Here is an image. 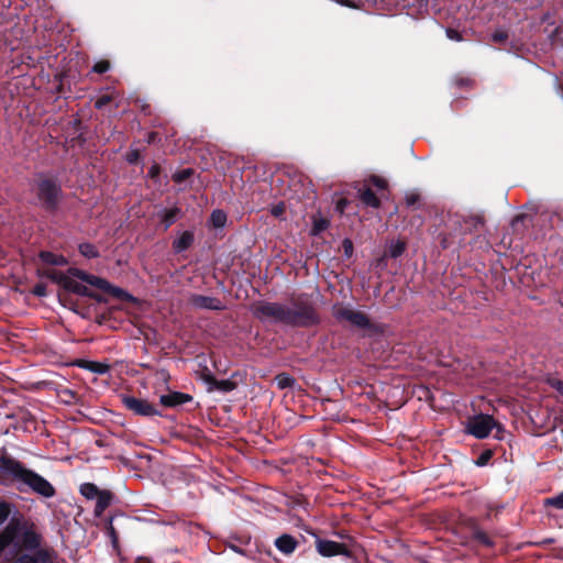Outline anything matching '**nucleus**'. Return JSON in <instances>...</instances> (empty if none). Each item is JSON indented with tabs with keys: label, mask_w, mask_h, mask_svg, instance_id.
<instances>
[{
	"label": "nucleus",
	"mask_w": 563,
	"mask_h": 563,
	"mask_svg": "<svg viewBox=\"0 0 563 563\" xmlns=\"http://www.w3.org/2000/svg\"><path fill=\"white\" fill-rule=\"evenodd\" d=\"M0 477L15 483L20 492L29 488L45 498L55 495V488L48 481L11 457L0 455Z\"/></svg>",
	"instance_id": "1"
},
{
	"label": "nucleus",
	"mask_w": 563,
	"mask_h": 563,
	"mask_svg": "<svg viewBox=\"0 0 563 563\" xmlns=\"http://www.w3.org/2000/svg\"><path fill=\"white\" fill-rule=\"evenodd\" d=\"M252 312L262 321L285 323L286 306L284 305L269 301H258L253 305Z\"/></svg>",
	"instance_id": "2"
},
{
	"label": "nucleus",
	"mask_w": 563,
	"mask_h": 563,
	"mask_svg": "<svg viewBox=\"0 0 563 563\" xmlns=\"http://www.w3.org/2000/svg\"><path fill=\"white\" fill-rule=\"evenodd\" d=\"M496 428L500 431L498 423L489 415H477L468 420L467 431L477 439L486 438Z\"/></svg>",
	"instance_id": "3"
},
{
	"label": "nucleus",
	"mask_w": 563,
	"mask_h": 563,
	"mask_svg": "<svg viewBox=\"0 0 563 563\" xmlns=\"http://www.w3.org/2000/svg\"><path fill=\"white\" fill-rule=\"evenodd\" d=\"M317 321V316L310 306H286L285 323L294 325H308Z\"/></svg>",
	"instance_id": "4"
},
{
	"label": "nucleus",
	"mask_w": 563,
	"mask_h": 563,
	"mask_svg": "<svg viewBox=\"0 0 563 563\" xmlns=\"http://www.w3.org/2000/svg\"><path fill=\"white\" fill-rule=\"evenodd\" d=\"M19 532V528L14 525H9L1 533H0V553L10 548L8 561H11L16 554L22 550L21 542L16 539V534Z\"/></svg>",
	"instance_id": "5"
},
{
	"label": "nucleus",
	"mask_w": 563,
	"mask_h": 563,
	"mask_svg": "<svg viewBox=\"0 0 563 563\" xmlns=\"http://www.w3.org/2000/svg\"><path fill=\"white\" fill-rule=\"evenodd\" d=\"M453 224L459 227L461 235L477 233L484 225V219L481 214H456L453 218Z\"/></svg>",
	"instance_id": "6"
},
{
	"label": "nucleus",
	"mask_w": 563,
	"mask_h": 563,
	"mask_svg": "<svg viewBox=\"0 0 563 563\" xmlns=\"http://www.w3.org/2000/svg\"><path fill=\"white\" fill-rule=\"evenodd\" d=\"M334 316L336 319L347 321L352 325H355L361 329L369 327V320L366 317V314L347 307H336L334 309Z\"/></svg>",
	"instance_id": "7"
},
{
	"label": "nucleus",
	"mask_w": 563,
	"mask_h": 563,
	"mask_svg": "<svg viewBox=\"0 0 563 563\" xmlns=\"http://www.w3.org/2000/svg\"><path fill=\"white\" fill-rule=\"evenodd\" d=\"M49 277L62 285L66 290H69L74 294L80 296H90V291L87 286L82 285L78 280L74 279L71 276L66 275L62 272H53Z\"/></svg>",
	"instance_id": "8"
},
{
	"label": "nucleus",
	"mask_w": 563,
	"mask_h": 563,
	"mask_svg": "<svg viewBox=\"0 0 563 563\" xmlns=\"http://www.w3.org/2000/svg\"><path fill=\"white\" fill-rule=\"evenodd\" d=\"M188 305L194 309L200 310H224L225 306L222 301L212 296H203L198 294H190L188 297Z\"/></svg>",
	"instance_id": "9"
},
{
	"label": "nucleus",
	"mask_w": 563,
	"mask_h": 563,
	"mask_svg": "<svg viewBox=\"0 0 563 563\" xmlns=\"http://www.w3.org/2000/svg\"><path fill=\"white\" fill-rule=\"evenodd\" d=\"M124 406L136 415L151 417L159 415L158 410L145 399L125 396L122 398Z\"/></svg>",
	"instance_id": "10"
},
{
	"label": "nucleus",
	"mask_w": 563,
	"mask_h": 563,
	"mask_svg": "<svg viewBox=\"0 0 563 563\" xmlns=\"http://www.w3.org/2000/svg\"><path fill=\"white\" fill-rule=\"evenodd\" d=\"M59 196V188L55 183L44 179L38 184V197L47 208H54Z\"/></svg>",
	"instance_id": "11"
},
{
	"label": "nucleus",
	"mask_w": 563,
	"mask_h": 563,
	"mask_svg": "<svg viewBox=\"0 0 563 563\" xmlns=\"http://www.w3.org/2000/svg\"><path fill=\"white\" fill-rule=\"evenodd\" d=\"M316 549L322 556L329 558L334 555H350L349 550L342 543L316 538Z\"/></svg>",
	"instance_id": "12"
},
{
	"label": "nucleus",
	"mask_w": 563,
	"mask_h": 563,
	"mask_svg": "<svg viewBox=\"0 0 563 563\" xmlns=\"http://www.w3.org/2000/svg\"><path fill=\"white\" fill-rule=\"evenodd\" d=\"M192 400V397L188 394L172 391L167 395H162L159 397V401L165 407H176L189 402Z\"/></svg>",
	"instance_id": "13"
},
{
	"label": "nucleus",
	"mask_w": 563,
	"mask_h": 563,
	"mask_svg": "<svg viewBox=\"0 0 563 563\" xmlns=\"http://www.w3.org/2000/svg\"><path fill=\"white\" fill-rule=\"evenodd\" d=\"M205 382L209 385L208 390H220L223 393L231 391L235 388V384L229 379L218 380L211 374L203 375Z\"/></svg>",
	"instance_id": "14"
},
{
	"label": "nucleus",
	"mask_w": 563,
	"mask_h": 563,
	"mask_svg": "<svg viewBox=\"0 0 563 563\" xmlns=\"http://www.w3.org/2000/svg\"><path fill=\"white\" fill-rule=\"evenodd\" d=\"M275 545L284 554H290L296 550L297 542L291 536L283 534L276 539Z\"/></svg>",
	"instance_id": "15"
},
{
	"label": "nucleus",
	"mask_w": 563,
	"mask_h": 563,
	"mask_svg": "<svg viewBox=\"0 0 563 563\" xmlns=\"http://www.w3.org/2000/svg\"><path fill=\"white\" fill-rule=\"evenodd\" d=\"M192 242H194L192 233L189 231H186L177 240L174 241L173 246L177 253H180V252L187 250L191 245Z\"/></svg>",
	"instance_id": "16"
},
{
	"label": "nucleus",
	"mask_w": 563,
	"mask_h": 563,
	"mask_svg": "<svg viewBox=\"0 0 563 563\" xmlns=\"http://www.w3.org/2000/svg\"><path fill=\"white\" fill-rule=\"evenodd\" d=\"M86 283L108 292L117 294L118 291V289L112 287L106 279L97 277L95 275L89 274Z\"/></svg>",
	"instance_id": "17"
},
{
	"label": "nucleus",
	"mask_w": 563,
	"mask_h": 563,
	"mask_svg": "<svg viewBox=\"0 0 563 563\" xmlns=\"http://www.w3.org/2000/svg\"><path fill=\"white\" fill-rule=\"evenodd\" d=\"M40 257L43 262L51 264V265H66L67 260L63 255H57L52 252H41Z\"/></svg>",
	"instance_id": "18"
},
{
	"label": "nucleus",
	"mask_w": 563,
	"mask_h": 563,
	"mask_svg": "<svg viewBox=\"0 0 563 563\" xmlns=\"http://www.w3.org/2000/svg\"><path fill=\"white\" fill-rule=\"evenodd\" d=\"M360 198L367 206L373 208L379 207V199L369 188L363 189L360 194Z\"/></svg>",
	"instance_id": "19"
},
{
	"label": "nucleus",
	"mask_w": 563,
	"mask_h": 563,
	"mask_svg": "<svg viewBox=\"0 0 563 563\" xmlns=\"http://www.w3.org/2000/svg\"><path fill=\"white\" fill-rule=\"evenodd\" d=\"M80 493L88 499H97L101 494L95 484L86 483L80 487Z\"/></svg>",
	"instance_id": "20"
},
{
	"label": "nucleus",
	"mask_w": 563,
	"mask_h": 563,
	"mask_svg": "<svg viewBox=\"0 0 563 563\" xmlns=\"http://www.w3.org/2000/svg\"><path fill=\"white\" fill-rule=\"evenodd\" d=\"M275 383L278 386V388L285 389L288 387H292L295 384V379L290 375L283 373L278 374L275 377Z\"/></svg>",
	"instance_id": "21"
},
{
	"label": "nucleus",
	"mask_w": 563,
	"mask_h": 563,
	"mask_svg": "<svg viewBox=\"0 0 563 563\" xmlns=\"http://www.w3.org/2000/svg\"><path fill=\"white\" fill-rule=\"evenodd\" d=\"M329 227V221L324 218H313V225L311 229L312 235H318Z\"/></svg>",
	"instance_id": "22"
},
{
	"label": "nucleus",
	"mask_w": 563,
	"mask_h": 563,
	"mask_svg": "<svg viewBox=\"0 0 563 563\" xmlns=\"http://www.w3.org/2000/svg\"><path fill=\"white\" fill-rule=\"evenodd\" d=\"M79 252L82 256L93 258L98 256V251L95 245L90 243H84L79 245Z\"/></svg>",
	"instance_id": "23"
},
{
	"label": "nucleus",
	"mask_w": 563,
	"mask_h": 563,
	"mask_svg": "<svg viewBox=\"0 0 563 563\" xmlns=\"http://www.w3.org/2000/svg\"><path fill=\"white\" fill-rule=\"evenodd\" d=\"M211 222L216 228H222L227 222V214L222 210H214L211 214Z\"/></svg>",
	"instance_id": "24"
},
{
	"label": "nucleus",
	"mask_w": 563,
	"mask_h": 563,
	"mask_svg": "<svg viewBox=\"0 0 563 563\" xmlns=\"http://www.w3.org/2000/svg\"><path fill=\"white\" fill-rule=\"evenodd\" d=\"M405 251V243L401 241L391 242L389 245V255L394 258L400 256Z\"/></svg>",
	"instance_id": "25"
},
{
	"label": "nucleus",
	"mask_w": 563,
	"mask_h": 563,
	"mask_svg": "<svg viewBox=\"0 0 563 563\" xmlns=\"http://www.w3.org/2000/svg\"><path fill=\"white\" fill-rule=\"evenodd\" d=\"M544 504L547 506H553L558 509H563V492L561 494H559L558 496L547 498L544 500Z\"/></svg>",
	"instance_id": "26"
},
{
	"label": "nucleus",
	"mask_w": 563,
	"mask_h": 563,
	"mask_svg": "<svg viewBox=\"0 0 563 563\" xmlns=\"http://www.w3.org/2000/svg\"><path fill=\"white\" fill-rule=\"evenodd\" d=\"M68 273L71 277H76L82 282H87L88 276H89V274H87L86 272L78 269V268H70L68 271Z\"/></svg>",
	"instance_id": "27"
},
{
	"label": "nucleus",
	"mask_w": 563,
	"mask_h": 563,
	"mask_svg": "<svg viewBox=\"0 0 563 563\" xmlns=\"http://www.w3.org/2000/svg\"><path fill=\"white\" fill-rule=\"evenodd\" d=\"M109 505V498L106 494L101 493L97 498V510L102 511Z\"/></svg>",
	"instance_id": "28"
},
{
	"label": "nucleus",
	"mask_w": 563,
	"mask_h": 563,
	"mask_svg": "<svg viewBox=\"0 0 563 563\" xmlns=\"http://www.w3.org/2000/svg\"><path fill=\"white\" fill-rule=\"evenodd\" d=\"M110 65L107 60H101L95 64L93 70L98 74H103L109 69Z\"/></svg>",
	"instance_id": "29"
},
{
	"label": "nucleus",
	"mask_w": 563,
	"mask_h": 563,
	"mask_svg": "<svg viewBox=\"0 0 563 563\" xmlns=\"http://www.w3.org/2000/svg\"><path fill=\"white\" fill-rule=\"evenodd\" d=\"M10 515V507L7 504H0V525H2Z\"/></svg>",
	"instance_id": "30"
},
{
	"label": "nucleus",
	"mask_w": 563,
	"mask_h": 563,
	"mask_svg": "<svg viewBox=\"0 0 563 563\" xmlns=\"http://www.w3.org/2000/svg\"><path fill=\"white\" fill-rule=\"evenodd\" d=\"M446 33V36L451 40V41H455V42H461L463 40L462 35L460 34L459 31L456 30H453V29H446L445 31Z\"/></svg>",
	"instance_id": "31"
},
{
	"label": "nucleus",
	"mask_w": 563,
	"mask_h": 563,
	"mask_svg": "<svg viewBox=\"0 0 563 563\" xmlns=\"http://www.w3.org/2000/svg\"><path fill=\"white\" fill-rule=\"evenodd\" d=\"M371 181L373 183V185L375 187H377L378 189H385L387 187V181L380 177H377V176H373L371 178Z\"/></svg>",
	"instance_id": "32"
},
{
	"label": "nucleus",
	"mask_w": 563,
	"mask_h": 563,
	"mask_svg": "<svg viewBox=\"0 0 563 563\" xmlns=\"http://www.w3.org/2000/svg\"><path fill=\"white\" fill-rule=\"evenodd\" d=\"M176 212H177V210H170V211L166 212V214L164 217V222H165L166 228L169 227L172 223H174V221L176 219Z\"/></svg>",
	"instance_id": "33"
},
{
	"label": "nucleus",
	"mask_w": 563,
	"mask_h": 563,
	"mask_svg": "<svg viewBox=\"0 0 563 563\" xmlns=\"http://www.w3.org/2000/svg\"><path fill=\"white\" fill-rule=\"evenodd\" d=\"M192 174L191 169H184L177 174L174 175V179L176 181H183L184 179L188 178Z\"/></svg>",
	"instance_id": "34"
},
{
	"label": "nucleus",
	"mask_w": 563,
	"mask_h": 563,
	"mask_svg": "<svg viewBox=\"0 0 563 563\" xmlns=\"http://www.w3.org/2000/svg\"><path fill=\"white\" fill-rule=\"evenodd\" d=\"M285 211V205L284 203H278L276 206H274L271 210L272 214L276 218H279L283 216Z\"/></svg>",
	"instance_id": "35"
},
{
	"label": "nucleus",
	"mask_w": 563,
	"mask_h": 563,
	"mask_svg": "<svg viewBox=\"0 0 563 563\" xmlns=\"http://www.w3.org/2000/svg\"><path fill=\"white\" fill-rule=\"evenodd\" d=\"M91 369L96 373L103 374V373L108 372L109 366L107 364H102V363H95L92 365Z\"/></svg>",
	"instance_id": "36"
},
{
	"label": "nucleus",
	"mask_w": 563,
	"mask_h": 563,
	"mask_svg": "<svg viewBox=\"0 0 563 563\" xmlns=\"http://www.w3.org/2000/svg\"><path fill=\"white\" fill-rule=\"evenodd\" d=\"M475 537L478 541H481L482 543L486 544V545H490L492 542L489 540V538L482 531H478L475 533Z\"/></svg>",
	"instance_id": "37"
},
{
	"label": "nucleus",
	"mask_w": 563,
	"mask_h": 563,
	"mask_svg": "<svg viewBox=\"0 0 563 563\" xmlns=\"http://www.w3.org/2000/svg\"><path fill=\"white\" fill-rule=\"evenodd\" d=\"M14 563H37V560L31 555H22Z\"/></svg>",
	"instance_id": "38"
},
{
	"label": "nucleus",
	"mask_w": 563,
	"mask_h": 563,
	"mask_svg": "<svg viewBox=\"0 0 563 563\" xmlns=\"http://www.w3.org/2000/svg\"><path fill=\"white\" fill-rule=\"evenodd\" d=\"M551 386L563 397V382L554 379L551 382Z\"/></svg>",
	"instance_id": "39"
},
{
	"label": "nucleus",
	"mask_w": 563,
	"mask_h": 563,
	"mask_svg": "<svg viewBox=\"0 0 563 563\" xmlns=\"http://www.w3.org/2000/svg\"><path fill=\"white\" fill-rule=\"evenodd\" d=\"M111 98L109 96H102L96 101V108L101 109L108 102H110Z\"/></svg>",
	"instance_id": "40"
},
{
	"label": "nucleus",
	"mask_w": 563,
	"mask_h": 563,
	"mask_svg": "<svg viewBox=\"0 0 563 563\" xmlns=\"http://www.w3.org/2000/svg\"><path fill=\"white\" fill-rule=\"evenodd\" d=\"M492 37H493L494 42L501 43V42L506 41L507 34L504 32H496L493 34Z\"/></svg>",
	"instance_id": "41"
},
{
	"label": "nucleus",
	"mask_w": 563,
	"mask_h": 563,
	"mask_svg": "<svg viewBox=\"0 0 563 563\" xmlns=\"http://www.w3.org/2000/svg\"><path fill=\"white\" fill-rule=\"evenodd\" d=\"M33 292H34L36 296H40V297L45 296V295H46L45 286H43V285H36V286L34 287Z\"/></svg>",
	"instance_id": "42"
},
{
	"label": "nucleus",
	"mask_w": 563,
	"mask_h": 563,
	"mask_svg": "<svg viewBox=\"0 0 563 563\" xmlns=\"http://www.w3.org/2000/svg\"><path fill=\"white\" fill-rule=\"evenodd\" d=\"M343 244H344L345 253L347 255H350L352 253V247H353L352 242L350 240H344Z\"/></svg>",
	"instance_id": "43"
},
{
	"label": "nucleus",
	"mask_w": 563,
	"mask_h": 563,
	"mask_svg": "<svg viewBox=\"0 0 563 563\" xmlns=\"http://www.w3.org/2000/svg\"><path fill=\"white\" fill-rule=\"evenodd\" d=\"M417 200V197L415 195L407 196V202L408 205H413Z\"/></svg>",
	"instance_id": "44"
},
{
	"label": "nucleus",
	"mask_w": 563,
	"mask_h": 563,
	"mask_svg": "<svg viewBox=\"0 0 563 563\" xmlns=\"http://www.w3.org/2000/svg\"><path fill=\"white\" fill-rule=\"evenodd\" d=\"M230 548H231L234 552H236V553H240V554H243V553H244L241 549H239V548H238L236 545H234V544H230Z\"/></svg>",
	"instance_id": "45"
},
{
	"label": "nucleus",
	"mask_w": 563,
	"mask_h": 563,
	"mask_svg": "<svg viewBox=\"0 0 563 563\" xmlns=\"http://www.w3.org/2000/svg\"><path fill=\"white\" fill-rule=\"evenodd\" d=\"M338 208L343 211V201H340L339 205H338Z\"/></svg>",
	"instance_id": "46"
},
{
	"label": "nucleus",
	"mask_w": 563,
	"mask_h": 563,
	"mask_svg": "<svg viewBox=\"0 0 563 563\" xmlns=\"http://www.w3.org/2000/svg\"><path fill=\"white\" fill-rule=\"evenodd\" d=\"M342 4L346 5V7H353L350 2L345 1V2H341Z\"/></svg>",
	"instance_id": "47"
},
{
	"label": "nucleus",
	"mask_w": 563,
	"mask_h": 563,
	"mask_svg": "<svg viewBox=\"0 0 563 563\" xmlns=\"http://www.w3.org/2000/svg\"><path fill=\"white\" fill-rule=\"evenodd\" d=\"M154 169H156V167H152V169H151V173H152V174H155V170H154Z\"/></svg>",
	"instance_id": "48"
},
{
	"label": "nucleus",
	"mask_w": 563,
	"mask_h": 563,
	"mask_svg": "<svg viewBox=\"0 0 563 563\" xmlns=\"http://www.w3.org/2000/svg\"><path fill=\"white\" fill-rule=\"evenodd\" d=\"M134 161V155H131L130 162Z\"/></svg>",
	"instance_id": "49"
},
{
	"label": "nucleus",
	"mask_w": 563,
	"mask_h": 563,
	"mask_svg": "<svg viewBox=\"0 0 563 563\" xmlns=\"http://www.w3.org/2000/svg\"><path fill=\"white\" fill-rule=\"evenodd\" d=\"M134 161V155H131L130 162Z\"/></svg>",
	"instance_id": "50"
}]
</instances>
